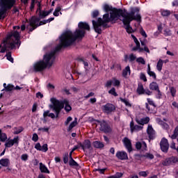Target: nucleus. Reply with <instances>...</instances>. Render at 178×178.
Segmentation results:
<instances>
[{
	"label": "nucleus",
	"instance_id": "nucleus-21",
	"mask_svg": "<svg viewBox=\"0 0 178 178\" xmlns=\"http://www.w3.org/2000/svg\"><path fill=\"white\" fill-rule=\"evenodd\" d=\"M54 17H51L47 20L44 19L43 21H41L40 22H39V24H38L36 26H35L34 28H31L29 29V31H33V30H35V29H37V27L40 26H42L44 24H47V23H51V22H52V20H54Z\"/></svg>",
	"mask_w": 178,
	"mask_h": 178
},
{
	"label": "nucleus",
	"instance_id": "nucleus-42",
	"mask_svg": "<svg viewBox=\"0 0 178 178\" xmlns=\"http://www.w3.org/2000/svg\"><path fill=\"white\" fill-rule=\"evenodd\" d=\"M149 89L152 90V91H156V82H152L149 84Z\"/></svg>",
	"mask_w": 178,
	"mask_h": 178
},
{
	"label": "nucleus",
	"instance_id": "nucleus-59",
	"mask_svg": "<svg viewBox=\"0 0 178 178\" xmlns=\"http://www.w3.org/2000/svg\"><path fill=\"white\" fill-rule=\"evenodd\" d=\"M144 156L145 158H147L148 159H154V154H152L147 153V154H145Z\"/></svg>",
	"mask_w": 178,
	"mask_h": 178
},
{
	"label": "nucleus",
	"instance_id": "nucleus-33",
	"mask_svg": "<svg viewBox=\"0 0 178 178\" xmlns=\"http://www.w3.org/2000/svg\"><path fill=\"white\" fill-rule=\"evenodd\" d=\"M111 81L114 87H119V86H120V81H119V79L113 77L112 78Z\"/></svg>",
	"mask_w": 178,
	"mask_h": 178
},
{
	"label": "nucleus",
	"instance_id": "nucleus-48",
	"mask_svg": "<svg viewBox=\"0 0 178 178\" xmlns=\"http://www.w3.org/2000/svg\"><path fill=\"white\" fill-rule=\"evenodd\" d=\"M138 175L142 177H147V176H148V171L139 172Z\"/></svg>",
	"mask_w": 178,
	"mask_h": 178
},
{
	"label": "nucleus",
	"instance_id": "nucleus-32",
	"mask_svg": "<svg viewBox=\"0 0 178 178\" xmlns=\"http://www.w3.org/2000/svg\"><path fill=\"white\" fill-rule=\"evenodd\" d=\"M92 144L95 148H104V143L100 141H95Z\"/></svg>",
	"mask_w": 178,
	"mask_h": 178
},
{
	"label": "nucleus",
	"instance_id": "nucleus-19",
	"mask_svg": "<svg viewBox=\"0 0 178 178\" xmlns=\"http://www.w3.org/2000/svg\"><path fill=\"white\" fill-rule=\"evenodd\" d=\"M123 143H124L125 148H127L128 152H131V151H133V149L131 147V141L129 140V138H124L123 139Z\"/></svg>",
	"mask_w": 178,
	"mask_h": 178
},
{
	"label": "nucleus",
	"instance_id": "nucleus-26",
	"mask_svg": "<svg viewBox=\"0 0 178 178\" xmlns=\"http://www.w3.org/2000/svg\"><path fill=\"white\" fill-rule=\"evenodd\" d=\"M39 169L41 172V173H47L49 175V170H48V168L45 166V164L42 163H39Z\"/></svg>",
	"mask_w": 178,
	"mask_h": 178
},
{
	"label": "nucleus",
	"instance_id": "nucleus-62",
	"mask_svg": "<svg viewBox=\"0 0 178 178\" xmlns=\"http://www.w3.org/2000/svg\"><path fill=\"white\" fill-rule=\"evenodd\" d=\"M98 15H99V12H98V10H95L92 13V17H97V16H98Z\"/></svg>",
	"mask_w": 178,
	"mask_h": 178
},
{
	"label": "nucleus",
	"instance_id": "nucleus-46",
	"mask_svg": "<svg viewBox=\"0 0 178 178\" xmlns=\"http://www.w3.org/2000/svg\"><path fill=\"white\" fill-rule=\"evenodd\" d=\"M73 120V118L69 116L67 118L66 120L64 122L65 126H68L69 123Z\"/></svg>",
	"mask_w": 178,
	"mask_h": 178
},
{
	"label": "nucleus",
	"instance_id": "nucleus-31",
	"mask_svg": "<svg viewBox=\"0 0 178 178\" xmlns=\"http://www.w3.org/2000/svg\"><path fill=\"white\" fill-rule=\"evenodd\" d=\"M163 66V60L159 59L156 65V70H158V72H161Z\"/></svg>",
	"mask_w": 178,
	"mask_h": 178
},
{
	"label": "nucleus",
	"instance_id": "nucleus-40",
	"mask_svg": "<svg viewBox=\"0 0 178 178\" xmlns=\"http://www.w3.org/2000/svg\"><path fill=\"white\" fill-rule=\"evenodd\" d=\"M108 94L113 95V97H118V92H116V89L115 88H112L108 90Z\"/></svg>",
	"mask_w": 178,
	"mask_h": 178
},
{
	"label": "nucleus",
	"instance_id": "nucleus-14",
	"mask_svg": "<svg viewBox=\"0 0 178 178\" xmlns=\"http://www.w3.org/2000/svg\"><path fill=\"white\" fill-rule=\"evenodd\" d=\"M178 162V158L177 157H170L166 159L163 162V165L164 166H169L172 165V163H177Z\"/></svg>",
	"mask_w": 178,
	"mask_h": 178
},
{
	"label": "nucleus",
	"instance_id": "nucleus-38",
	"mask_svg": "<svg viewBox=\"0 0 178 178\" xmlns=\"http://www.w3.org/2000/svg\"><path fill=\"white\" fill-rule=\"evenodd\" d=\"M120 101L123 102L126 105V106H128L129 108H131V104H130V102H129V99L120 98Z\"/></svg>",
	"mask_w": 178,
	"mask_h": 178
},
{
	"label": "nucleus",
	"instance_id": "nucleus-1",
	"mask_svg": "<svg viewBox=\"0 0 178 178\" xmlns=\"http://www.w3.org/2000/svg\"><path fill=\"white\" fill-rule=\"evenodd\" d=\"M79 29H76L74 33L71 31H66L59 37V45L57 49H60L62 47H70L76 42V40H81L86 34L84 30L90 31V25L86 22H81L78 24Z\"/></svg>",
	"mask_w": 178,
	"mask_h": 178
},
{
	"label": "nucleus",
	"instance_id": "nucleus-16",
	"mask_svg": "<svg viewBox=\"0 0 178 178\" xmlns=\"http://www.w3.org/2000/svg\"><path fill=\"white\" fill-rule=\"evenodd\" d=\"M143 129H144V127H143L142 125H134V122L133 121L130 122L131 133L140 131V130H142Z\"/></svg>",
	"mask_w": 178,
	"mask_h": 178
},
{
	"label": "nucleus",
	"instance_id": "nucleus-63",
	"mask_svg": "<svg viewBox=\"0 0 178 178\" xmlns=\"http://www.w3.org/2000/svg\"><path fill=\"white\" fill-rule=\"evenodd\" d=\"M47 88L48 90H54L55 89V86L51 83L47 84Z\"/></svg>",
	"mask_w": 178,
	"mask_h": 178
},
{
	"label": "nucleus",
	"instance_id": "nucleus-60",
	"mask_svg": "<svg viewBox=\"0 0 178 178\" xmlns=\"http://www.w3.org/2000/svg\"><path fill=\"white\" fill-rule=\"evenodd\" d=\"M156 92H157V98L161 99L162 97V92H161V90H159L158 87L156 88Z\"/></svg>",
	"mask_w": 178,
	"mask_h": 178
},
{
	"label": "nucleus",
	"instance_id": "nucleus-2",
	"mask_svg": "<svg viewBox=\"0 0 178 178\" xmlns=\"http://www.w3.org/2000/svg\"><path fill=\"white\" fill-rule=\"evenodd\" d=\"M103 10L104 12H110V17L108 13H106L103 15V19L102 18H98L97 22L94 20L92 21V26L96 33L98 34H101L102 33V30L101 27H105L107 23H116V21L119 20L120 16H122V13H124L126 11L123 10H118L111 6L108 4H104L103 6Z\"/></svg>",
	"mask_w": 178,
	"mask_h": 178
},
{
	"label": "nucleus",
	"instance_id": "nucleus-29",
	"mask_svg": "<svg viewBox=\"0 0 178 178\" xmlns=\"http://www.w3.org/2000/svg\"><path fill=\"white\" fill-rule=\"evenodd\" d=\"M9 159H2L0 160V165H1V166H4V168H8V166H9Z\"/></svg>",
	"mask_w": 178,
	"mask_h": 178
},
{
	"label": "nucleus",
	"instance_id": "nucleus-8",
	"mask_svg": "<svg viewBox=\"0 0 178 178\" xmlns=\"http://www.w3.org/2000/svg\"><path fill=\"white\" fill-rule=\"evenodd\" d=\"M131 37L134 40V42L136 45V47L132 48V51H138V52H143V51H145V52H147L149 54V49H148V47H147V41L144 40L140 42L141 45L143 47V48L140 47V42L138 41L137 38L135 37L134 35L131 34Z\"/></svg>",
	"mask_w": 178,
	"mask_h": 178
},
{
	"label": "nucleus",
	"instance_id": "nucleus-9",
	"mask_svg": "<svg viewBox=\"0 0 178 178\" xmlns=\"http://www.w3.org/2000/svg\"><path fill=\"white\" fill-rule=\"evenodd\" d=\"M49 13H51V11H40V17H32L30 19H29V26H31V27H32V29H34V27H36V26H38V22H40V20H41V19H44V17H45L46 16H48V15H49Z\"/></svg>",
	"mask_w": 178,
	"mask_h": 178
},
{
	"label": "nucleus",
	"instance_id": "nucleus-64",
	"mask_svg": "<svg viewBox=\"0 0 178 178\" xmlns=\"http://www.w3.org/2000/svg\"><path fill=\"white\" fill-rule=\"evenodd\" d=\"M114 176L115 178H120L123 176V174L122 172H117Z\"/></svg>",
	"mask_w": 178,
	"mask_h": 178
},
{
	"label": "nucleus",
	"instance_id": "nucleus-47",
	"mask_svg": "<svg viewBox=\"0 0 178 178\" xmlns=\"http://www.w3.org/2000/svg\"><path fill=\"white\" fill-rule=\"evenodd\" d=\"M13 90H15V86L12 84H8L7 87L6 88V91H12Z\"/></svg>",
	"mask_w": 178,
	"mask_h": 178
},
{
	"label": "nucleus",
	"instance_id": "nucleus-5",
	"mask_svg": "<svg viewBox=\"0 0 178 178\" xmlns=\"http://www.w3.org/2000/svg\"><path fill=\"white\" fill-rule=\"evenodd\" d=\"M55 62V52L47 54L43 57V60L38 61L33 65L34 72H42L47 67H51Z\"/></svg>",
	"mask_w": 178,
	"mask_h": 178
},
{
	"label": "nucleus",
	"instance_id": "nucleus-52",
	"mask_svg": "<svg viewBox=\"0 0 178 178\" xmlns=\"http://www.w3.org/2000/svg\"><path fill=\"white\" fill-rule=\"evenodd\" d=\"M112 86H113V82H112V79L107 81L106 84H105V87H106L107 88H109L110 87H112Z\"/></svg>",
	"mask_w": 178,
	"mask_h": 178
},
{
	"label": "nucleus",
	"instance_id": "nucleus-37",
	"mask_svg": "<svg viewBox=\"0 0 178 178\" xmlns=\"http://www.w3.org/2000/svg\"><path fill=\"white\" fill-rule=\"evenodd\" d=\"M22 131H23V127H15L13 134H20Z\"/></svg>",
	"mask_w": 178,
	"mask_h": 178
},
{
	"label": "nucleus",
	"instance_id": "nucleus-57",
	"mask_svg": "<svg viewBox=\"0 0 178 178\" xmlns=\"http://www.w3.org/2000/svg\"><path fill=\"white\" fill-rule=\"evenodd\" d=\"M38 131H44L46 133H48V131H49V128H48V127H42V128H39Z\"/></svg>",
	"mask_w": 178,
	"mask_h": 178
},
{
	"label": "nucleus",
	"instance_id": "nucleus-27",
	"mask_svg": "<svg viewBox=\"0 0 178 178\" xmlns=\"http://www.w3.org/2000/svg\"><path fill=\"white\" fill-rule=\"evenodd\" d=\"M78 119L77 118H75L74 121H72L70 125L68 126V128H67V131H72V130L73 129L74 127H76V126H77L78 124Z\"/></svg>",
	"mask_w": 178,
	"mask_h": 178
},
{
	"label": "nucleus",
	"instance_id": "nucleus-11",
	"mask_svg": "<svg viewBox=\"0 0 178 178\" xmlns=\"http://www.w3.org/2000/svg\"><path fill=\"white\" fill-rule=\"evenodd\" d=\"M160 147L163 152H168L169 149V143L168 142V139L163 138L160 143Z\"/></svg>",
	"mask_w": 178,
	"mask_h": 178
},
{
	"label": "nucleus",
	"instance_id": "nucleus-54",
	"mask_svg": "<svg viewBox=\"0 0 178 178\" xmlns=\"http://www.w3.org/2000/svg\"><path fill=\"white\" fill-rule=\"evenodd\" d=\"M32 141H34V143H37L38 141V135L37 134H33L32 136Z\"/></svg>",
	"mask_w": 178,
	"mask_h": 178
},
{
	"label": "nucleus",
	"instance_id": "nucleus-23",
	"mask_svg": "<svg viewBox=\"0 0 178 178\" xmlns=\"http://www.w3.org/2000/svg\"><path fill=\"white\" fill-rule=\"evenodd\" d=\"M136 92L138 94V95H143L145 94V89H144V86H143V83H139L138 84Z\"/></svg>",
	"mask_w": 178,
	"mask_h": 178
},
{
	"label": "nucleus",
	"instance_id": "nucleus-3",
	"mask_svg": "<svg viewBox=\"0 0 178 178\" xmlns=\"http://www.w3.org/2000/svg\"><path fill=\"white\" fill-rule=\"evenodd\" d=\"M121 22H122L124 29L128 33V34H131L134 32L133 28L130 26V23L133 20H136V22H141V15H140V8L135 7L131 8L130 13L124 12L121 13V16L118 18Z\"/></svg>",
	"mask_w": 178,
	"mask_h": 178
},
{
	"label": "nucleus",
	"instance_id": "nucleus-18",
	"mask_svg": "<svg viewBox=\"0 0 178 178\" xmlns=\"http://www.w3.org/2000/svg\"><path fill=\"white\" fill-rule=\"evenodd\" d=\"M136 122L138 123V124H140V126L144 127V124H148V123H149V117H146L141 119L136 118Z\"/></svg>",
	"mask_w": 178,
	"mask_h": 178
},
{
	"label": "nucleus",
	"instance_id": "nucleus-12",
	"mask_svg": "<svg viewBox=\"0 0 178 178\" xmlns=\"http://www.w3.org/2000/svg\"><path fill=\"white\" fill-rule=\"evenodd\" d=\"M115 109V106L109 103H107L106 105L102 106V111L104 113H112Z\"/></svg>",
	"mask_w": 178,
	"mask_h": 178
},
{
	"label": "nucleus",
	"instance_id": "nucleus-24",
	"mask_svg": "<svg viewBox=\"0 0 178 178\" xmlns=\"http://www.w3.org/2000/svg\"><path fill=\"white\" fill-rule=\"evenodd\" d=\"M60 103L63 104V106H65V111L66 112H70L72 111V106L69 104V101L65 99L64 101H60Z\"/></svg>",
	"mask_w": 178,
	"mask_h": 178
},
{
	"label": "nucleus",
	"instance_id": "nucleus-6",
	"mask_svg": "<svg viewBox=\"0 0 178 178\" xmlns=\"http://www.w3.org/2000/svg\"><path fill=\"white\" fill-rule=\"evenodd\" d=\"M50 102L51 104H49L50 109H52L54 112H55L56 115L54 113H50L49 111H46L43 113V118H51V119H55V118H59V113H60V109H63V104L60 102V101L58 100L55 97H51L50 99Z\"/></svg>",
	"mask_w": 178,
	"mask_h": 178
},
{
	"label": "nucleus",
	"instance_id": "nucleus-36",
	"mask_svg": "<svg viewBox=\"0 0 178 178\" xmlns=\"http://www.w3.org/2000/svg\"><path fill=\"white\" fill-rule=\"evenodd\" d=\"M60 10H62V8H60V6L57 7L54 12V16L58 17L59 16L60 14L62 15V13H60Z\"/></svg>",
	"mask_w": 178,
	"mask_h": 178
},
{
	"label": "nucleus",
	"instance_id": "nucleus-4",
	"mask_svg": "<svg viewBox=\"0 0 178 178\" xmlns=\"http://www.w3.org/2000/svg\"><path fill=\"white\" fill-rule=\"evenodd\" d=\"M15 47H20V34L17 31L8 35L7 38L0 45L1 48L0 52L3 54L9 49H13Z\"/></svg>",
	"mask_w": 178,
	"mask_h": 178
},
{
	"label": "nucleus",
	"instance_id": "nucleus-30",
	"mask_svg": "<svg viewBox=\"0 0 178 178\" xmlns=\"http://www.w3.org/2000/svg\"><path fill=\"white\" fill-rule=\"evenodd\" d=\"M8 140V135L2 132V129H0V141L2 143H5Z\"/></svg>",
	"mask_w": 178,
	"mask_h": 178
},
{
	"label": "nucleus",
	"instance_id": "nucleus-58",
	"mask_svg": "<svg viewBox=\"0 0 178 178\" xmlns=\"http://www.w3.org/2000/svg\"><path fill=\"white\" fill-rule=\"evenodd\" d=\"M22 161H27L29 159V155L27 154H24L21 156Z\"/></svg>",
	"mask_w": 178,
	"mask_h": 178
},
{
	"label": "nucleus",
	"instance_id": "nucleus-61",
	"mask_svg": "<svg viewBox=\"0 0 178 178\" xmlns=\"http://www.w3.org/2000/svg\"><path fill=\"white\" fill-rule=\"evenodd\" d=\"M67 155H69V154L67 153L66 156L63 157L64 163H67V162H69V157H67Z\"/></svg>",
	"mask_w": 178,
	"mask_h": 178
},
{
	"label": "nucleus",
	"instance_id": "nucleus-45",
	"mask_svg": "<svg viewBox=\"0 0 178 178\" xmlns=\"http://www.w3.org/2000/svg\"><path fill=\"white\" fill-rule=\"evenodd\" d=\"M128 59H129V62H134V60L135 59H137V56H136V55H134L133 54H129Z\"/></svg>",
	"mask_w": 178,
	"mask_h": 178
},
{
	"label": "nucleus",
	"instance_id": "nucleus-51",
	"mask_svg": "<svg viewBox=\"0 0 178 178\" xmlns=\"http://www.w3.org/2000/svg\"><path fill=\"white\" fill-rule=\"evenodd\" d=\"M140 80H143V81L147 82V76H145V74L143 72L140 74Z\"/></svg>",
	"mask_w": 178,
	"mask_h": 178
},
{
	"label": "nucleus",
	"instance_id": "nucleus-15",
	"mask_svg": "<svg viewBox=\"0 0 178 178\" xmlns=\"http://www.w3.org/2000/svg\"><path fill=\"white\" fill-rule=\"evenodd\" d=\"M35 148L37 151H42V152H47L48 151V144L44 143L41 146L40 143L35 145Z\"/></svg>",
	"mask_w": 178,
	"mask_h": 178
},
{
	"label": "nucleus",
	"instance_id": "nucleus-53",
	"mask_svg": "<svg viewBox=\"0 0 178 178\" xmlns=\"http://www.w3.org/2000/svg\"><path fill=\"white\" fill-rule=\"evenodd\" d=\"M164 35H172V31H170V29H166L164 30V33H163Z\"/></svg>",
	"mask_w": 178,
	"mask_h": 178
},
{
	"label": "nucleus",
	"instance_id": "nucleus-43",
	"mask_svg": "<svg viewBox=\"0 0 178 178\" xmlns=\"http://www.w3.org/2000/svg\"><path fill=\"white\" fill-rule=\"evenodd\" d=\"M170 10H161L162 16H170Z\"/></svg>",
	"mask_w": 178,
	"mask_h": 178
},
{
	"label": "nucleus",
	"instance_id": "nucleus-25",
	"mask_svg": "<svg viewBox=\"0 0 178 178\" xmlns=\"http://www.w3.org/2000/svg\"><path fill=\"white\" fill-rule=\"evenodd\" d=\"M81 147L83 151H86V149H90L91 148V142L89 140H86L82 145H81Z\"/></svg>",
	"mask_w": 178,
	"mask_h": 178
},
{
	"label": "nucleus",
	"instance_id": "nucleus-56",
	"mask_svg": "<svg viewBox=\"0 0 178 178\" xmlns=\"http://www.w3.org/2000/svg\"><path fill=\"white\" fill-rule=\"evenodd\" d=\"M159 124H161V126H163V129H168V127H169V125H168V124H166L162 121H159Z\"/></svg>",
	"mask_w": 178,
	"mask_h": 178
},
{
	"label": "nucleus",
	"instance_id": "nucleus-10",
	"mask_svg": "<svg viewBox=\"0 0 178 178\" xmlns=\"http://www.w3.org/2000/svg\"><path fill=\"white\" fill-rule=\"evenodd\" d=\"M98 122L100 124L99 129L101 131H104V133H111V131H112V129L108 125V123L106 121H98Z\"/></svg>",
	"mask_w": 178,
	"mask_h": 178
},
{
	"label": "nucleus",
	"instance_id": "nucleus-7",
	"mask_svg": "<svg viewBox=\"0 0 178 178\" xmlns=\"http://www.w3.org/2000/svg\"><path fill=\"white\" fill-rule=\"evenodd\" d=\"M16 3V0H0V20L6 17L8 9H12Z\"/></svg>",
	"mask_w": 178,
	"mask_h": 178
},
{
	"label": "nucleus",
	"instance_id": "nucleus-28",
	"mask_svg": "<svg viewBox=\"0 0 178 178\" xmlns=\"http://www.w3.org/2000/svg\"><path fill=\"white\" fill-rule=\"evenodd\" d=\"M131 70H130V66H127L123 70H122V76L125 79H127V77L130 75Z\"/></svg>",
	"mask_w": 178,
	"mask_h": 178
},
{
	"label": "nucleus",
	"instance_id": "nucleus-55",
	"mask_svg": "<svg viewBox=\"0 0 178 178\" xmlns=\"http://www.w3.org/2000/svg\"><path fill=\"white\" fill-rule=\"evenodd\" d=\"M170 91L171 92L172 97H175L176 95V88L171 87L170 88Z\"/></svg>",
	"mask_w": 178,
	"mask_h": 178
},
{
	"label": "nucleus",
	"instance_id": "nucleus-50",
	"mask_svg": "<svg viewBox=\"0 0 178 178\" xmlns=\"http://www.w3.org/2000/svg\"><path fill=\"white\" fill-rule=\"evenodd\" d=\"M165 24H160L158 26V31L159 33H162V30H163V29H165Z\"/></svg>",
	"mask_w": 178,
	"mask_h": 178
},
{
	"label": "nucleus",
	"instance_id": "nucleus-17",
	"mask_svg": "<svg viewBox=\"0 0 178 178\" xmlns=\"http://www.w3.org/2000/svg\"><path fill=\"white\" fill-rule=\"evenodd\" d=\"M115 156H117L118 159H120L121 161H126L129 159V156H127V153L124 151H118L117 152Z\"/></svg>",
	"mask_w": 178,
	"mask_h": 178
},
{
	"label": "nucleus",
	"instance_id": "nucleus-41",
	"mask_svg": "<svg viewBox=\"0 0 178 178\" xmlns=\"http://www.w3.org/2000/svg\"><path fill=\"white\" fill-rule=\"evenodd\" d=\"M11 141L13 142V145L16 144V145H19V141H20V138L19 136H15L13 138V139H11Z\"/></svg>",
	"mask_w": 178,
	"mask_h": 178
},
{
	"label": "nucleus",
	"instance_id": "nucleus-20",
	"mask_svg": "<svg viewBox=\"0 0 178 178\" xmlns=\"http://www.w3.org/2000/svg\"><path fill=\"white\" fill-rule=\"evenodd\" d=\"M147 133L149 136V138H150V140H154V135L155 134V130H154V128H152V125L149 124L147 126Z\"/></svg>",
	"mask_w": 178,
	"mask_h": 178
},
{
	"label": "nucleus",
	"instance_id": "nucleus-35",
	"mask_svg": "<svg viewBox=\"0 0 178 178\" xmlns=\"http://www.w3.org/2000/svg\"><path fill=\"white\" fill-rule=\"evenodd\" d=\"M147 74H149V76L151 77H154V79L156 77L155 72L151 71V67L149 66V64L147 65Z\"/></svg>",
	"mask_w": 178,
	"mask_h": 178
},
{
	"label": "nucleus",
	"instance_id": "nucleus-49",
	"mask_svg": "<svg viewBox=\"0 0 178 178\" xmlns=\"http://www.w3.org/2000/svg\"><path fill=\"white\" fill-rule=\"evenodd\" d=\"M136 62L138 63H140L141 65H145V60L143 58V57H139L136 59Z\"/></svg>",
	"mask_w": 178,
	"mask_h": 178
},
{
	"label": "nucleus",
	"instance_id": "nucleus-13",
	"mask_svg": "<svg viewBox=\"0 0 178 178\" xmlns=\"http://www.w3.org/2000/svg\"><path fill=\"white\" fill-rule=\"evenodd\" d=\"M77 148H79L78 146H74L69 154V156L70 159L69 161L70 166H79V163H77V162H76L74 159H73V157H72V154H73V152H74V151H76Z\"/></svg>",
	"mask_w": 178,
	"mask_h": 178
},
{
	"label": "nucleus",
	"instance_id": "nucleus-44",
	"mask_svg": "<svg viewBox=\"0 0 178 178\" xmlns=\"http://www.w3.org/2000/svg\"><path fill=\"white\" fill-rule=\"evenodd\" d=\"M7 60L13 63V58H12V54L10 52H8L6 55Z\"/></svg>",
	"mask_w": 178,
	"mask_h": 178
},
{
	"label": "nucleus",
	"instance_id": "nucleus-39",
	"mask_svg": "<svg viewBox=\"0 0 178 178\" xmlns=\"http://www.w3.org/2000/svg\"><path fill=\"white\" fill-rule=\"evenodd\" d=\"M178 136V126L175 129L174 134L171 136L172 140H176Z\"/></svg>",
	"mask_w": 178,
	"mask_h": 178
},
{
	"label": "nucleus",
	"instance_id": "nucleus-34",
	"mask_svg": "<svg viewBox=\"0 0 178 178\" xmlns=\"http://www.w3.org/2000/svg\"><path fill=\"white\" fill-rule=\"evenodd\" d=\"M13 143L12 142V139H7L5 143L6 148H10L13 147Z\"/></svg>",
	"mask_w": 178,
	"mask_h": 178
},
{
	"label": "nucleus",
	"instance_id": "nucleus-22",
	"mask_svg": "<svg viewBox=\"0 0 178 178\" xmlns=\"http://www.w3.org/2000/svg\"><path fill=\"white\" fill-rule=\"evenodd\" d=\"M137 149H142V151H147V143L145 142H138L136 144Z\"/></svg>",
	"mask_w": 178,
	"mask_h": 178
}]
</instances>
